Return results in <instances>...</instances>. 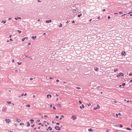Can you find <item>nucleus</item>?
Listing matches in <instances>:
<instances>
[{"mask_svg": "<svg viewBox=\"0 0 132 132\" xmlns=\"http://www.w3.org/2000/svg\"><path fill=\"white\" fill-rule=\"evenodd\" d=\"M124 75L123 74V73H120L118 75H117V77H119L120 76H123Z\"/></svg>", "mask_w": 132, "mask_h": 132, "instance_id": "nucleus-1", "label": "nucleus"}, {"mask_svg": "<svg viewBox=\"0 0 132 132\" xmlns=\"http://www.w3.org/2000/svg\"><path fill=\"white\" fill-rule=\"evenodd\" d=\"M55 128L57 130H60V128L57 126H55Z\"/></svg>", "mask_w": 132, "mask_h": 132, "instance_id": "nucleus-2", "label": "nucleus"}, {"mask_svg": "<svg viewBox=\"0 0 132 132\" xmlns=\"http://www.w3.org/2000/svg\"><path fill=\"white\" fill-rule=\"evenodd\" d=\"M121 54L122 56H125L126 55V53L125 51H123L122 52Z\"/></svg>", "mask_w": 132, "mask_h": 132, "instance_id": "nucleus-3", "label": "nucleus"}, {"mask_svg": "<svg viewBox=\"0 0 132 132\" xmlns=\"http://www.w3.org/2000/svg\"><path fill=\"white\" fill-rule=\"evenodd\" d=\"M100 106L98 104V105H97V107L94 108V110H96L97 109H99L100 108Z\"/></svg>", "mask_w": 132, "mask_h": 132, "instance_id": "nucleus-4", "label": "nucleus"}, {"mask_svg": "<svg viewBox=\"0 0 132 132\" xmlns=\"http://www.w3.org/2000/svg\"><path fill=\"white\" fill-rule=\"evenodd\" d=\"M71 117L73 120H75L76 119V116H72Z\"/></svg>", "mask_w": 132, "mask_h": 132, "instance_id": "nucleus-5", "label": "nucleus"}, {"mask_svg": "<svg viewBox=\"0 0 132 132\" xmlns=\"http://www.w3.org/2000/svg\"><path fill=\"white\" fill-rule=\"evenodd\" d=\"M45 22L46 23H48L51 22H52V20H47Z\"/></svg>", "mask_w": 132, "mask_h": 132, "instance_id": "nucleus-6", "label": "nucleus"}, {"mask_svg": "<svg viewBox=\"0 0 132 132\" xmlns=\"http://www.w3.org/2000/svg\"><path fill=\"white\" fill-rule=\"evenodd\" d=\"M96 88L98 90H100L101 89V87H100V86H97L96 87Z\"/></svg>", "mask_w": 132, "mask_h": 132, "instance_id": "nucleus-7", "label": "nucleus"}, {"mask_svg": "<svg viewBox=\"0 0 132 132\" xmlns=\"http://www.w3.org/2000/svg\"><path fill=\"white\" fill-rule=\"evenodd\" d=\"M37 37L36 36H32L31 37V38L33 40H34L35 39H36V38Z\"/></svg>", "mask_w": 132, "mask_h": 132, "instance_id": "nucleus-8", "label": "nucleus"}, {"mask_svg": "<svg viewBox=\"0 0 132 132\" xmlns=\"http://www.w3.org/2000/svg\"><path fill=\"white\" fill-rule=\"evenodd\" d=\"M6 122L7 123H9V122H10V120H9V119H5V120Z\"/></svg>", "mask_w": 132, "mask_h": 132, "instance_id": "nucleus-9", "label": "nucleus"}, {"mask_svg": "<svg viewBox=\"0 0 132 132\" xmlns=\"http://www.w3.org/2000/svg\"><path fill=\"white\" fill-rule=\"evenodd\" d=\"M50 129L49 130H52V128H51V127H48L47 128V129L46 130V131H48V129Z\"/></svg>", "mask_w": 132, "mask_h": 132, "instance_id": "nucleus-10", "label": "nucleus"}, {"mask_svg": "<svg viewBox=\"0 0 132 132\" xmlns=\"http://www.w3.org/2000/svg\"><path fill=\"white\" fill-rule=\"evenodd\" d=\"M7 108L6 107H4L2 109V111H6Z\"/></svg>", "mask_w": 132, "mask_h": 132, "instance_id": "nucleus-11", "label": "nucleus"}, {"mask_svg": "<svg viewBox=\"0 0 132 132\" xmlns=\"http://www.w3.org/2000/svg\"><path fill=\"white\" fill-rule=\"evenodd\" d=\"M47 97L48 98H49V97L50 98L51 97V95L50 94H48L47 95Z\"/></svg>", "mask_w": 132, "mask_h": 132, "instance_id": "nucleus-12", "label": "nucleus"}, {"mask_svg": "<svg viewBox=\"0 0 132 132\" xmlns=\"http://www.w3.org/2000/svg\"><path fill=\"white\" fill-rule=\"evenodd\" d=\"M98 70H99V69L98 68L95 67L94 68V70L96 71H98Z\"/></svg>", "mask_w": 132, "mask_h": 132, "instance_id": "nucleus-13", "label": "nucleus"}, {"mask_svg": "<svg viewBox=\"0 0 132 132\" xmlns=\"http://www.w3.org/2000/svg\"><path fill=\"white\" fill-rule=\"evenodd\" d=\"M88 131H90V132H92V131H93V129H92V128H90L89 129H88Z\"/></svg>", "mask_w": 132, "mask_h": 132, "instance_id": "nucleus-14", "label": "nucleus"}, {"mask_svg": "<svg viewBox=\"0 0 132 132\" xmlns=\"http://www.w3.org/2000/svg\"><path fill=\"white\" fill-rule=\"evenodd\" d=\"M84 108V106L83 104H82V106H80V108L81 109H82V108Z\"/></svg>", "mask_w": 132, "mask_h": 132, "instance_id": "nucleus-15", "label": "nucleus"}, {"mask_svg": "<svg viewBox=\"0 0 132 132\" xmlns=\"http://www.w3.org/2000/svg\"><path fill=\"white\" fill-rule=\"evenodd\" d=\"M21 19V17H17V18H14V19H15V20H17V19Z\"/></svg>", "mask_w": 132, "mask_h": 132, "instance_id": "nucleus-16", "label": "nucleus"}, {"mask_svg": "<svg viewBox=\"0 0 132 132\" xmlns=\"http://www.w3.org/2000/svg\"><path fill=\"white\" fill-rule=\"evenodd\" d=\"M126 129L127 130H131V129L129 128H126Z\"/></svg>", "mask_w": 132, "mask_h": 132, "instance_id": "nucleus-17", "label": "nucleus"}, {"mask_svg": "<svg viewBox=\"0 0 132 132\" xmlns=\"http://www.w3.org/2000/svg\"><path fill=\"white\" fill-rule=\"evenodd\" d=\"M16 120L18 122H19L21 121V120L20 119H18V118H16Z\"/></svg>", "mask_w": 132, "mask_h": 132, "instance_id": "nucleus-18", "label": "nucleus"}, {"mask_svg": "<svg viewBox=\"0 0 132 132\" xmlns=\"http://www.w3.org/2000/svg\"><path fill=\"white\" fill-rule=\"evenodd\" d=\"M30 126V124L29 122H27V126L28 127Z\"/></svg>", "mask_w": 132, "mask_h": 132, "instance_id": "nucleus-19", "label": "nucleus"}, {"mask_svg": "<svg viewBox=\"0 0 132 132\" xmlns=\"http://www.w3.org/2000/svg\"><path fill=\"white\" fill-rule=\"evenodd\" d=\"M3 22V23L4 24H5L6 22V21H4V20H3L1 22V23H2Z\"/></svg>", "mask_w": 132, "mask_h": 132, "instance_id": "nucleus-20", "label": "nucleus"}, {"mask_svg": "<svg viewBox=\"0 0 132 132\" xmlns=\"http://www.w3.org/2000/svg\"><path fill=\"white\" fill-rule=\"evenodd\" d=\"M82 14L81 13L80 14H78V17H80L82 15Z\"/></svg>", "mask_w": 132, "mask_h": 132, "instance_id": "nucleus-21", "label": "nucleus"}, {"mask_svg": "<svg viewBox=\"0 0 132 132\" xmlns=\"http://www.w3.org/2000/svg\"><path fill=\"white\" fill-rule=\"evenodd\" d=\"M126 85V84L125 83H123L122 84V86H123V87H124L125 86V85Z\"/></svg>", "mask_w": 132, "mask_h": 132, "instance_id": "nucleus-22", "label": "nucleus"}, {"mask_svg": "<svg viewBox=\"0 0 132 132\" xmlns=\"http://www.w3.org/2000/svg\"><path fill=\"white\" fill-rule=\"evenodd\" d=\"M62 24L61 23H60V25L59 26L60 27H62Z\"/></svg>", "mask_w": 132, "mask_h": 132, "instance_id": "nucleus-23", "label": "nucleus"}, {"mask_svg": "<svg viewBox=\"0 0 132 132\" xmlns=\"http://www.w3.org/2000/svg\"><path fill=\"white\" fill-rule=\"evenodd\" d=\"M38 125H41V126H44V125L43 124H42L41 123H38Z\"/></svg>", "mask_w": 132, "mask_h": 132, "instance_id": "nucleus-24", "label": "nucleus"}, {"mask_svg": "<svg viewBox=\"0 0 132 132\" xmlns=\"http://www.w3.org/2000/svg\"><path fill=\"white\" fill-rule=\"evenodd\" d=\"M7 103H8L9 104H10L11 103V101H7Z\"/></svg>", "mask_w": 132, "mask_h": 132, "instance_id": "nucleus-25", "label": "nucleus"}, {"mask_svg": "<svg viewBox=\"0 0 132 132\" xmlns=\"http://www.w3.org/2000/svg\"><path fill=\"white\" fill-rule=\"evenodd\" d=\"M57 106L60 107L61 106V104H58L57 105Z\"/></svg>", "mask_w": 132, "mask_h": 132, "instance_id": "nucleus-26", "label": "nucleus"}, {"mask_svg": "<svg viewBox=\"0 0 132 132\" xmlns=\"http://www.w3.org/2000/svg\"><path fill=\"white\" fill-rule=\"evenodd\" d=\"M17 31L19 33H20L21 32V31L20 30H18Z\"/></svg>", "mask_w": 132, "mask_h": 132, "instance_id": "nucleus-27", "label": "nucleus"}, {"mask_svg": "<svg viewBox=\"0 0 132 132\" xmlns=\"http://www.w3.org/2000/svg\"><path fill=\"white\" fill-rule=\"evenodd\" d=\"M26 106L28 107H30V105L29 104H28L26 105Z\"/></svg>", "mask_w": 132, "mask_h": 132, "instance_id": "nucleus-28", "label": "nucleus"}, {"mask_svg": "<svg viewBox=\"0 0 132 132\" xmlns=\"http://www.w3.org/2000/svg\"><path fill=\"white\" fill-rule=\"evenodd\" d=\"M22 63V62H21L20 63L19 62H18V65H20Z\"/></svg>", "mask_w": 132, "mask_h": 132, "instance_id": "nucleus-29", "label": "nucleus"}, {"mask_svg": "<svg viewBox=\"0 0 132 132\" xmlns=\"http://www.w3.org/2000/svg\"><path fill=\"white\" fill-rule=\"evenodd\" d=\"M40 121V120H38L36 122V123H37L38 122H39Z\"/></svg>", "mask_w": 132, "mask_h": 132, "instance_id": "nucleus-30", "label": "nucleus"}, {"mask_svg": "<svg viewBox=\"0 0 132 132\" xmlns=\"http://www.w3.org/2000/svg\"><path fill=\"white\" fill-rule=\"evenodd\" d=\"M30 121H31V122H33L34 121V120L32 119H30Z\"/></svg>", "mask_w": 132, "mask_h": 132, "instance_id": "nucleus-31", "label": "nucleus"}, {"mask_svg": "<svg viewBox=\"0 0 132 132\" xmlns=\"http://www.w3.org/2000/svg\"><path fill=\"white\" fill-rule=\"evenodd\" d=\"M25 39V38H22V41H24V40Z\"/></svg>", "mask_w": 132, "mask_h": 132, "instance_id": "nucleus-32", "label": "nucleus"}, {"mask_svg": "<svg viewBox=\"0 0 132 132\" xmlns=\"http://www.w3.org/2000/svg\"><path fill=\"white\" fill-rule=\"evenodd\" d=\"M76 88L78 89H80V87H76Z\"/></svg>", "mask_w": 132, "mask_h": 132, "instance_id": "nucleus-33", "label": "nucleus"}, {"mask_svg": "<svg viewBox=\"0 0 132 132\" xmlns=\"http://www.w3.org/2000/svg\"><path fill=\"white\" fill-rule=\"evenodd\" d=\"M120 127L121 128H122L123 127V126L122 125L120 124Z\"/></svg>", "mask_w": 132, "mask_h": 132, "instance_id": "nucleus-34", "label": "nucleus"}, {"mask_svg": "<svg viewBox=\"0 0 132 132\" xmlns=\"http://www.w3.org/2000/svg\"><path fill=\"white\" fill-rule=\"evenodd\" d=\"M57 118V119L59 118V117L57 116H56L55 117V118Z\"/></svg>", "mask_w": 132, "mask_h": 132, "instance_id": "nucleus-35", "label": "nucleus"}, {"mask_svg": "<svg viewBox=\"0 0 132 132\" xmlns=\"http://www.w3.org/2000/svg\"><path fill=\"white\" fill-rule=\"evenodd\" d=\"M118 69H115V70H114V72H116L118 70Z\"/></svg>", "mask_w": 132, "mask_h": 132, "instance_id": "nucleus-36", "label": "nucleus"}, {"mask_svg": "<svg viewBox=\"0 0 132 132\" xmlns=\"http://www.w3.org/2000/svg\"><path fill=\"white\" fill-rule=\"evenodd\" d=\"M77 11V10H75V9H73V12H75V11Z\"/></svg>", "mask_w": 132, "mask_h": 132, "instance_id": "nucleus-37", "label": "nucleus"}, {"mask_svg": "<svg viewBox=\"0 0 132 132\" xmlns=\"http://www.w3.org/2000/svg\"><path fill=\"white\" fill-rule=\"evenodd\" d=\"M20 125H24V123H20Z\"/></svg>", "mask_w": 132, "mask_h": 132, "instance_id": "nucleus-38", "label": "nucleus"}, {"mask_svg": "<svg viewBox=\"0 0 132 132\" xmlns=\"http://www.w3.org/2000/svg\"><path fill=\"white\" fill-rule=\"evenodd\" d=\"M132 76V73H130L129 75V76Z\"/></svg>", "mask_w": 132, "mask_h": 132, "instance_id": "nucleus-39", "label": "nucleus"}, {"mask_svg": "<svg viewBox=\"0 0 132 132\" xmlns=\"http://www.w3.org/2000/svg\"><path fill=\"white\" fill-rule=\"evenodd\" d=\"M8 92H9L10 93H12V91L11 90H8Z\"/></svg>", "mask_w": 132, "mask_h": 132, "instance_id": "nucleus-40", "label": "nucleus"}, {"mask_svg": "<svg viewBox=\"0 0 132 132\" xmlns=\"http://www.w3.org/2000/svg\"><path fill=\"white\" fill-rule=\"evenodd\" d=\"M70 22V21H69L68 20H67V21L66 22V23H69V22Z\"/></svg>", "mask_w": 132, "mask_h": 132, "instance_id": "nucleus-41", "label": "nucleus"}, {"mask_svg": "<svg viewBox=\"0 0 132 132\" xmlns=\"http://www.w3.org/2000/svg\"><path fill=\"white\" fill-rule=\"evenodd\" d=\"M10 41H11V42H12L13 41V39H10Z\"/></svg>", "mask_w": 132, "mask_h": 132, "instance_id": "nucleus-42", "label": "nucleus"}, {"mask_svg": "<svg viewBox=\"0 0 132 132\" xmlns=\"http://www.w3.org/2000/svg\"><path fill=\"white\" fill-rule=\"evenodd\" d=\"M79 102L80 103V104H81L82 103V102H81L80 101H79Z\"/></svg>", "mask_w": 132, "mask_h": 132, "instance_id": "nucleus-43", "label": "nucleus"}, {"mask_svg": "<svg viewBox=\"0 0 132 132\" xmlns=\"http://www.w3.org/2000/svg\"><path fill=\"white\" fill-rule=\"evenodd\" d=\"M108 19H109L110 18V16H108Z\"/></svg>", "mask_w": 132, "mask_h": 132, "instance_id": "nucleus-44", "label": "nucleus"}, {"mask_svg": "<svg viewBox=\"0 0 132 132\" xmlns=\"http://www.w3.org/2000/svg\"><path fill=\"white\" fill-rule=\"evenodd\" d=\"M56 124L57 125H59L60 124L59 122H57L56 123Z\"/></svg>", "mask_w": 132, "mask_h": 132, "instance_id": "nucleus-45", "label": "nucleus"}, {"mask_svg": "<svg viewBox=\"0 0 132 132\" xmlns=\"http://www.w3.org/2000/svg\"><path fill=\"white\" fill-rule=\"evenodd\" d=\"M53 109L54 110L56 109V108L54 106L53 107Z\"/></svg>", "mask_w": 132, "mask_h": 132, "instance_id": "nucleus-46", "label": "nucleus"}, {"mask_svg": "<svg viewBox=\"0 0 132 132\" xmlns=\"http://www.w3.org/2000/svg\"><path fill=\"white\" fill-rule=\"evenodd\" d=\"M91 105V104H90V103H89V104H88L87 105H88V106H90Z\"/></svg>", "mask_w": 132, "mask_h": 132, "instance_id": "nucleus-47", "label": "nucleus"}, {"mask_svg": "<svg viewBox=\"0 0 132 132\" xmlns=\"http://www.w3.org/2000/svg\"><path fill=\"white\" fill-rule=\"evenodd\" d=\"M32 79H33V78H30V80H32Z\"/></svg>", "mask_w": 132, "mask_h": 132, "instance_id": "nucleus-48", "label": "nucleus"}, {"mask_svg": "<svg viewBox=\"0 0 132 132\" xmlns=\"http://www.w3.org/2000/svg\"><path fill=\"white\" fill-rule=\"evenodd\" d=\"M28 46H29V45H31V43H28Z\"/></svg>", "mask_w": 132, "mask_h": 132, "instance_id": "nucleus-49", "label": "nucleus"}, {"mask_svg": "<svg viewBox=\"0 0 132 132\" xmlns=\"http://www.w3.org/2000/svg\"><path fill=\"white\" fill-rule=\"evenodd\" d=\"M52 104H51L50 105V107H52Z\"/></svg>", "mask_w": 132, "mask_h": 132, "instance_id": "nucleus-50", "label": "nucleus"}, {"mask_svg": "<svg viewBox=\"0 0 132 132\" xmlns=\"http://www.w3.org/2000/svg\"><path fill=\"white\" fill-rule=\"evenodd\" d=\"M44 117L45 118L47 117V115H45V116H44Z\"/></svg>", "mask_w": 132, "mask_h": 132, "instance_id": "nucleus-51", "label": "nucleus"}, {"mask_svg": "<svg viewBox=\"0 0 132 132\" xmlns=\"http://www.w3.org/2000/svg\"><path fill=\"white\" fill-rule=\"evenodd\" d=\"M14 62V59H13L12 61V62Z\"/></svg>", "mask_w": 132, "mask_h": 132, "instance_id": "nucleus-52", "label": "nucleus"}, {"mask_svg": "<svg viewBox=\"0 0 132 132\" xmlns=\"http://www.w3.org/2000/svg\"><path fill=\"white\" fill-rule=\"evenodd\" d=\"M106 10L105 9H103V12H105Z\"/></svg>", "mask_w": 132, "mask_h": 132, "instance_id": "nucleus-53", "label": "nucleus"}, {"mask_svg": "<svg viewBox=\"0 0 132 132\" xmlns=\"http://www.w3.org/2000/svg\"><path fill=\"white\" fill-rule=\"evenodd\" d=\"M72 23H75V22L74 21H72Z\"/></svg>", "mask_w": 132, "mask_h": 132, "instance_id": "nucleus-54", "label": "nucleus"}, {"mask_svg": "<svg viewBox=\"0 0 132 132\" xmlns=\"http://www.w3.org/2000/svg\"><path fill=\"white\" fill-rule=\"evenodd\" d=\"M56 81L57 82H59V80H56Z\"/></svg>", "mask_w": 132, "mask_h": 132, "instance_id": "nucleus-55", "label": "nucleus"}, {"mask_svg": "<svg viewBox=\"0 0 132 132\" xmlns=\"http://www.w3.org/2000/svg\"><path fill=\"white\" fill-rule=\"evenodd\" d=\"M34 126V124H33V125H31V127H33Z\"/></svg>", "mask_w": 132, "mask_h": 132, "instance_id": "nucleus-56", "label": "nucleus"}, {"mask_svg": "<svg viewBox=\"0 0 132 132\" xmlns=\"http://www.w3.org/2000/svg\"><path fill=\"white\" fill-rule=\"evenodd\" d=\"M24 95V94L23 93H22V94L21 95V96H23Z\"/></svg>", "mask_w": 132, "mask_h": 132, "instance_id": "nucleus-57", "label": "nucleus"}, {"mask_svg": "<svg viewBox=\"0 0 132 132\" xmlns=\"http://www.w3.org/2000/svg\"><path fill=\"white\" fill-rule=\"evenodd\" d=\"M24 38H25V39H26L27 40L28 39V38L27 37H25Z\"/></svg>", "mask_w": 132, "mask_h": 132, "instance_id": "nucleus-58", "label": "nucleus"}, {"mask_svg": "<svg viewBox=\"0 0 132 132\" xmlns=\"http://www.w3.org/2000/svg\"><path fill=\"white\" fill-rule=\"evenodd\" d=\"M100 16H98L97 17V18L98 19H100Z\"/></svg>", "mask_w": 132, "mask_h": 132, "instance_id": "nucleus-59", "label": "nucleus"}, {"mask_svg": "<svg viewBox=\"0 0 132 132\" xmlns=\"http://www.w3.org/2000/svg\"><path fill=\"white\" fill-rule=\"evenodd\" d=\"M62 118H62H63L64 117V116L63 115H62L61 116V117Z\"/></svg>", "mask_w": 132, "mask_h": 132, "instance_id": "nucleus-60", "label": "nucleus"}, {"mask_svg": "<svg viewBox=\"0 0 132 132\" xmlns=\"http://www.w3.org/2000/svg\"><path fill=\"white\" fill-rule=\"evenodd\" d=\"M11 19H12V18H9L8 19L9 20H11Z\"/></svg>", "mask_w": 132, "mask_h": 132, "instance_id": "nucleus-61", "label": "nucleus"}, {"mask_svg": "<svg viewBox=\"0 0 132 132\" xmlns=\"http://www.w3.org/2000/svg\"><path fill=\"white\" fill-rule=\"evenodd\" d=\"M132 82V80H130V83Z\"/></svg>", "mask_w": 132, "mask_h": 132, "instance_id": "nucleus-62", "label": "nucleus"}, {"mask_svg": "<svg viewBox=\"0 0 132 132\" xmlns=\"http://www.w3.org/2000/svg\"><path fill=\"white\" fill-rule=\"evenodd\" d=\"M109 130H106V132H108L109 131Z\"/></svg>", "mask_w": 132, "mask_h": 132, "instance_id": "nucleus-63", "label": "nucleus"}, {"mask_svg": "<svg viewBox=\"0 0 132 132\" xmlns=\"http://www.w3.org/2000/svg\"><path fill=\"white\" fill-rule=\"evenodd\" d=\"M55 95H56V96H58V94H56Z\"/></svg>", "mask_w": 132, "mask_h": 132, "instance_id": "nucleus-64", "label": "nucleus"}]
</instances>
